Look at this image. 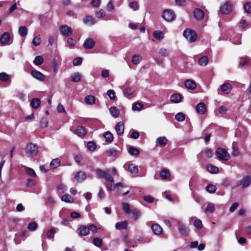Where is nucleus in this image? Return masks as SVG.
<instances>
[{
	"instance_id": "nucleus-1",
	"label": "nucleus",
	"mask_w": 251,
	"mask_h": 251,
	"mask_svg": "<svg viewBox=\"0 0 251 251\" xmlns=\"http://www.w3.org/2000/svg\"><path fill=\"white\" fill-rule=\"evenodd\" d=\"M161 17L168 22L174 21L176 18L175 12L171 9H166L163 10L161 14Z\"/></svg>"
},
{
	"instance_id": "nucleus-2",
	"label": "nucleus",
	"mask_w": 251,
	"mask_h": 251,
	"mask_svg": "<svg viewBox=\"0 0 251 251\" xmlns=\"http://www.w3.org/2000/svg\"><path fill=\"white\" fill-rule=\"evenodd\" d=\"M218 158L220 160L227 161L230 158V155L225 149L219 148L215 152Z\"/></svg>"
},
{
	"instance_id": "nucleus-3",
	"label": "nucleus",
	"mask_w": 251,
	"mask_h": 251,
	"mask_svg": "<svg viewBox=\"0 0 251 251\" xmlns=\"http://www.w3.org/2000/svg\"><path fill=\"white\" fill-rule=\"evenodd\" d=\"M183 36L190 42H194L197 39L196 32L192 29H186L183 32Z\"/></svg>"
},
{
	"instance_id": "nucleus-4",
	"label": "nucleus",
	"mask_w": 251,
	"mask_h": 251,
	"mask_svg": "<svg viewBox=\"0 0 251 251\" xmlns=\"http://www.w3.org/2000/svg\"><path fill=\"white\" fill-rule=\"evenodd\" d=\"M25 151L29 156H35L38 153V147L36 144L29 143L25 148Z\"/></svg>"
},
{
	"instance_id": "nucleus-5",
	"label": "nucleus",
	"mask_w": 251,
	"mask_h": 251,
	"mask_svg": "<svg viewBox=\"0 0 251 251\" xmlns=\"http://www.w3.org/2000/svg\"><path fill=\"white\" fill-rule=\"evenodd\" d=\"M251 183V176L249 175L245 176L237 183L236 186H242L243 188L248 187Z\"/></svg>"
},
{
	"instance_id": "nucleus-6",
	"label": "nucleus",
	"mask_w": 251,
	"mask_h": 251,
	"mask_svg": "<svg viewBox=\"0 0 251 251\" xmlns=\"http://www.w3.org/2000/svg\"><path fill=\"white\" fill-rule=\"evenodd\" d=\"M232 7V5L230 2L226 1L221 4L220 7V11L223 14H228L231 11Z\"/></svg>"
},
{
	"instance_id": "nucleus-7",
	"label": "nucleus",
	"mask_w": 251,
	"mask_h": 251,
	"mask_svg": "<svg viewBox=\"0 0 251 251\" xmlns=\"http://www.w3.org/2000/svg\"><path fill=\"white\" fill-rule=\"evenodd\" d=\"M60 31L61 34L67 37L71 35L73 33L71 27L66 25H62L60 26Z\"/></svg>"
},
{
	"instance_id": "nucleus-8",
	"label": "nucleus",
	"mask_w": 251,
	"mask_h": 251,
	"mask_svg": "<svg viewBox=\"0 0 251 251\" xmlns=\"http://www.w3.org/2000/svg\"><path fill=\"white\" fill-rule=\"evenodd\" d=\"M122 150L120 148L117 149L111 148L106 151V154L109 157L116 158L121 152Z\"/></svg>"
},
{
	"instance_id": "nucleus-9",
	"label": "nucleus",
	"mask_w": 251,
	"mask_h": 251,
	"mask_svg": "<svg viewBox=\"0 0 251 251\" xmlns=\"http://www.w3.org/2000/svg\"><path fill=\"white\" fill-rule=\"evenodd\" d=\"M177 225L178 226V230L180 233L184 236H188L189 232L188 227L182 224L179 221L177 222Z\"/></svg>"
},
{
	"instance_id": "nucleus-10",
	"label": "nucleus",
	"mask_w": 251,
	"mask_h": 251,
	"mask_svg": "<svg viewBox=\"0 0 251 251\" xmlns=\"http://www.w3.org/2000/svg\"><path fill=\"white\" fill-rule=\"evenodd\" d=\"M10 34L8 32H4L0 37V42L2 45L10 44Z\"/></svg>"
},
{
	"instance_id": "nucleus-11",
	"label": "nucleus",
	"mask_w": 251,
	"mask_h": 251,
	"mask_svg": "<svg viewBox=\"0 0 251 251\" xmlns=\"http://www.w3.org/2000/svg\"><path fill=\"white\" fill-rule=\"evenodd\" d=\"M31 75L34 78L40 81H43L45 79V75L41 72L37 70L31 71Z\"/></svg>"
},
{
	"instance_id": "nucleus-12",
	"label": "nucleus",
	"mask_w": 251,
	"mask_h": 251,
	"mask_svg": "<svg viewBox=\"0 0 251 251\" xmlns=\"http://www.w3.org/2000/svg\"><path fill=\"white\" fill-rule=\"evenodd\" d=\"M95 45V42L92 38L86 39L83 44V46L85 49H91L94 48Z\"/></svg>"
},
{
	"instance_id": "nucleus-13",
	"label": "nucleus",
	"mask_w": 251,
	"mask_h": 251,
	"mask_svg": "<svg viewBox=\"0 0 251 251\" xmlns=\"http://www.w3.org/2000/svg\"><path fill=\"white\" fill-rule=\"evenodd\" d=\"M204 12L200 8H195L194 10V17L198 20H201L204 17Z\"/></svg>"
},
{
	"instance_id": "nucleus-14",
	"label": "nucleus",
	"mask_w": 251,
	"mask_h": 251,
	"mask_svg": "<svg viewBox=\"0 0 251 251\" xmlns=\"http://www.w3.org/2000/svg\"><path fill=\"white\" fill-rule=\"evenodd\" d=\"M115 130L119 136L123 134L124 131V124L123 122H118L115 126Z\"/></svg>"
},
{
	"instance_id": "nucleus-15",
	"label": "nucleus",
	"mask_w": 251,
	"mask_h": 251,
	"mask_svg": "<svg viewBox=\"0 0 251 251\" xmlns=\"http://www.w3.org/2000/svg\"><path fill=\"white\" fill-rule=\"evenodd\" d=\"M75 178L77 182L80 183L86 179V175L84 172L79 171L75 175Z\"/></svg>"
},
{
	"instance_id": "nucleus-16",
	"label": "nucleus",
	"mask_w": 251,
	"mask_h": 251,
	"mask_svg": "<svg viewBox=\"0 0 251 251\" xmlns=\"http://www.w3.org/2000/svg\"><path fill=\"white\" fill-rule=\"evenodd\" d=\"M196 109L199 114L202 115L205 113L206 107L203 102H200L196 105Z\"/></svg>"
},
{
	"instance_id": "nucleus-17",
	"label": "nucleus",
	"mask_w": 251,
	"mask_h": 251,
	"mask_svg": "<svg viewBox=\"0 0 251 251\" xmlns=\"http://www.w3.org/2000/svg\"><path fill=\"white\" fill-rule=\"evenodd\" d=\"M75 133L78 136L82 137L86 135V130L84 127L78 126L75 131Z\"/></svg>"
},
{
	"instance_id": "nucleus-18",
	"label": "nucleus",
	"mask_w": 251,
	"mask_h": 251,
	"mask_svg": "<svg viewBox=\"0 0 251 251\" xmlns=\"http://www.w3.org/2000/svg\"><path fill=\"white\" fill-rule=\"evenodd\" d=\"M215 210V205L213 203L208 202L206 204L204 212L206 214L212 213Z\"/></svg>"
},
{
	"instance_id": "nucleus-19",
	"label": "nucleus",
	"mask_w": 251,
	"mask_h": 251,
	"mask_svg": "<svg viewBox=\"0 0 251 251\" xmlns=\"http://www.w3.org/2000/svg\"><path fill=\"white\" fill-rule=\"evenodd\" d=\"M170 100L173 103H177L181 101L182 97L178 93H175L171 95Z\"/></svg>"
},
{
	"instance_id": "nucleus-20",
	"label": "nucleus",
	"mask_w": 251,
	"mask_h": 251,
	"mask_svg": "<svg viewBox=\"0 0 251 251\" xmlns=\"http://www.w3.org/2000/svg\"><path fill=\"white\" fill-rule=\"evenodd\" d=\"M168 140L165 136L158 138L156 141V145L160 147H163L167 144Z\"/></svg>"
},
{
	"instance_id": "nucleus-21",
	"label": "nucleus",
	"mask_w": 251,
	"mask_h": 251,
	"mask_svg": "<svg viewBox=\"0 0 251 251\" xmlns=\"http://www.w3.org/2000/svg\"><path fill=\"white\" fill-rule=\"evenodd\" d=\"M232 87L228 83H225L221 86V91L225 94H228L232 90Z\"/></svg>"
},
{
	"instance_id": "nucleus-22",
	"label": "nucleus",
	"mask_w": 251,
	"mask_h": 251,
	"mask_svg": "<svg viewBox=\"0 0 251 251\" xmlns=\"http://www.w3.org/2000/svg\"><path fill=\"white\" fill-rule=\"evenodd\" d=\"M83 23L88 25L92 26L95 23V19L91 16H87L83 19Z\"/></svg>"
},
{
	"instance_id": "nucleus-23",
	"label": "nucleus",
	"mask_w": 251,
	"mask_h": 251,
	"mask_svg": "<svg viewBox=\"0 0 251 251\" xmlns=\"http://www.w3.org/2000/svg\"><path fill=\"white\" fill-rule=\"evenodd\" d=\"M78 230H79V234L81 236H86L90 233L88 226H81Z\"/></svg>"
},
{
	"instance_id": "nucleus-24",
	"label": "nucleus",
	"mask_w": 251,
	"mask_h": 251,
	"mask_svg": "<svg viewBox=\"0 0 251 251\" xmlns=\"http://www.w3.org/2000/svg\"><path fill=\"white\" fill-rule=\"evenodd\" d=\"M151 229L155 234L159 235L162 233L163 229L162 227L157 224H153L151 226Z\"/></svg>"
},
{
	"instance_id": "nucleus-25",
	"label": "nucleus",
	"mask_w": 251,
	"mask_h": 251,
	"mask_svg": "<svg viewBox=\"0 0 251 251\" xmlns=\"http://www.w3.org/2000/svg\"><path fill=\"white\" fill-rule=\"evenodd\" d=\"M185 87L191 90H193L196 88V84L194 81L191 79H187L185 81Z\"/></svg>"
},
{
	"instance_id": "nucleus-26",
	"label": "nucleus",
	"mask_w": 251,
	"mask_h": 251,
	"mask_svg": "<svg viewBox=\"0 0 251 251\" xmlns=\"http://www.w3.org/2000/svg\"><path fill=\"white\" fill-rule=\"evenodd\" d=\"M127 170L132 174H136L139 172L137 165L132 163L129 164Z\"/></svg>"
},
{
	"instance_id": "nucleus-27",
	"label": "nucleus",
	"mask_w": 251,
	"mask_h": 251,
	"mask_svg": "<svg viewBox=\"0 0 251 251\" xmlns=\"http://www.w3.org/2000/svg\"><path fill=\"white\" fill-rule=\"evenodd\" d=\"M206 169L207 171L211 174H216L219 171V168L211 164H208Z\"/></svg>"
},
{
	"instance_id": "nucleus-28",
	"label": "nucleus",
	"mask_w": 251,
	"mask_h": 251,
	"mask_svg": "<svg viewBox=\"0 0 251 251\" xmlns=\"http://www.w3.org/2000/svg\"><path fill=\"white\" fill-rule=\"evenodd\" d=\"M127 222L126 221L118 222L115 225V227L117 229H126L127 226Z\"/></svg>"
},
{
	"instance_id": "nucleus-29",
	"label": "nucleus",
	"mask_w": 251,
	"mask_h": 251,
	"mask_svg": "<svg viewBox=\"0 0 251 251\" xmlns=\"http://www.w3.org/2000/svg\"><path fill=\"white\" fill-rule=\"evenodd\" d=\"M81 79V75L79 72H76L72 75L71 80L73 82H79Z\"/></svg>"
},
{
	"instance_id": "nucleus-30",
	"label": "nucleus",
	"mask_w": 251,
	"mask_h": 251,
	"mask_svg": "<svg viewBox=\"0 0 251 251\" xmlns=\"http://www.w3.org/2000/svg\"><path fill=\"white\" fill-rule=\"evenodd\" d=\"M41 101L38 98H34L30 102V105L34 109L38 108L40 105Z\"/></svg>"
},
{
	"instance_id": "nucleus-31",
	"label": "nucleus",
	"mask_w": 251,
	"mask_h": 251,
	"mask_svg": "<svg viewBox=\"0 0 251 251\" xmlns=\"http://www.w3.org/2000/svg\"><path fill=\"white\" fill-rule=\"evenodd\" d=\"M169 171L167 169H163L160 173V176L163 179L166 180L170 176Z\"/></svg>"
},
{
	"instance_id": "nucleus-32",
	"label": "nucleus",
	"mask_w": 251,
	"mask_h": 251,
	"mask_svg": "<svg viewBox=\"0 0 251 251\" xmlns=\"http://www.w3.org/2000/svg\"><path fill=\"white\" fill-rule=\"evenodd\" d=\"M60 160L59 158H55L52 160L50 163V167L52 169H55L60 165Z\"/></svg>"
},
{
	"instance_id": "nucleus-33",
	"label": "nucleus",
	"mask_w": 251,
	"mask_h": 251,
	"mask_svg": "<svg viewBox=\"0 0 251 251\" xmlns=\"http://www.w3.org/2000/svg\"><path fill=\"white\" fill-rule=\"evenodd\" d=\"M103 137L105 141L108 143H111L113 140V134L109 131H106L103 134Z\"/></svg>"
},
{
	"instance_id": "nucleus-34",
	"label": "nucleus",
	"mask_w": 251,
	"mask_h": 251,
	"mask_svg": "<svg viewBox=\"0 0 251 251\" xmlns=\"http://www.w3.org/2000/svg\"><path fill=\"white\" fill-rule=\"evenodd\" d=\"M85 101L88 104H93L95 102V98L91 95L87 96L85 98Z\"/></svg>"
},
{
	"instance_id": "nucleus-35",
	"label": "nucleus",
	"mask_w": 251,
	"mask_h": 251,
	"mask_svg": "<svg viewBox=\"0 0 251 251\" xmlns=\"http://www.w3.org/2000/svg\"><path fill=\"white\" fill-rule=\"evenodd\" d=\"M18 33L22 37L25 36L27 34V28L25 26H20L18 29Z\"/></svg>"
},
{
	"instance_id": "nucleus-36",
	"label": "nucleus",
	"mask_w": 251,
	"mask_h": 251,
	"mask_svg": "<svg viewBox=\"0 0 251 251\" xmlns=\"http://www.w3.org/2000/svg\"><path fill=\"white\" fill-rule=\"evenodd\" d=\"M61 200L66 202L72 203L74 201V198L68 194H64L62 196Z\"/></svg>"
},
{
	"instance_id": "nucleus-37",
	"label": "nucleus",
	"mask_w": 251,
	"mask_h": 251,
	"mask_svg": "<svg viewBox=\"0 0 251 251\" xmlns=\"http://www.w3.org/2000/svg\"><path fill=\"white\" fill-rule=\"evenodd\" d=\"M142 57L139 54H134L132 57V62L135 65H137L140 63L142 60Z\"/></svg>"
},
{
	"instance_id": "nucleus-38",
	"label": "nucleus",
	"mask_w": 251,
	"mask_h": 251,
	"mask_svg": "<svg viewBox=\"0 0 251 251\" xmlns=\"http://www.w3.org/2000/svg\"><path fill=\"white\" fill-rule=\"evenodd\" d=\"M208 58L206 56H203L199 59V64L201 66H205L208 62Z\"/></svg>"
},
{
	"instance_id": "nucleus-39",
	"label": "nucleus",
	"mask_w": 251,
	"mask_h": 251,
	"mask_svg": "<svg viewBox=\"0 0 251 251\" xmlns=\"http://www.w3.org/2000/svg\"><path fill=\"white\" fill-rule=\"evenodd\" d=\"M111 114L114 117L117 118L119 115V110L115 106H112L109 109Z\"/></svg>"
},
{
	"instance_id": "nucleus-40",
	"label": "nucleus",
	"mask_w": 251,
	"mask_h": 251,
	"mask_svg": "<svg viewBox=\"0 0 251 251\" xmlns=\"http://www.w3.org/2000/svg\"><path fill=\"white\" fill-rule=\"evenodd\" d=\"M130 212L132 214V217L134 218L135 220L138 219L141 215V211L137 209H133L131 210Z\"/></svg>"
},
{
	"instance_id": "nucleus-41",
	"label": "nucleus",
	"mask_w": 251,
	"mask_h": 251,
	"mask_svg": "<svg viewBox=\"0 0 251 251\" xmlns=\"http://www.w3.org/2000/svg\"><path fill=\"white\" fill-rule=\"evenodd\" d=\"M153 37L157 40H160L164 37L163 33L159 30H156L153 33Z\"/></svg>"
},
{
	"instance_id": "nucleus-42",
	"label": "nucleus",
	"mask_w": 251,
	"mask_h": 251,
	"mask_svg": "<svg viewBox=\"0 0 251 251\" xmlns=\"http://www.w3.org/2000/svg\"><path fill=\"white\" fill-rule=\"evenodd\" d=\"M37 226L38 224L37 223L31 222L28 224L27 228L29 231H34L37 229Z\"/></svg>"
},
{
	"instance_id": "nucleus-43",
	"label": "nucleus",
	"mask_w": 251,
	"mask_h": 251,
	"mask_svg": "<svg viewBox=\"0 0 251 251\" xmlns=\"http://www.w3.org/2000/svg\"><path fill=\"white\" fill-rule=\"evenodd\" d=\"M206 190L209 193L212 194L216 191L217 187L215 185L209 184L206 186Z\"/></svg>"
},
{
	"instance_id": "nucleus-44",
	"label": "nucleus",
	"mask_w": 251,
	"mask_h": 251,
	"mask_svg": "<svg viewBox=\"0 0 251 251\" xmlns=\"http://www.w3.org/2000/svg\"><path fill=\"white\" fill-rule=\"evenodd\" d=\"M93 244L98 247H100L103 245L102 240L100 238H94L93 239Z\"/></svg>"
},
{
	"instance_id": "nucleus-45",
	"label": "nucleus",
	"mask_w": 251,
	"mask_h": 251,
	"mask_svg": "<svg viewBox=\"0 0 251 251\" xmlns=\"http://www.w3.org/2000/svg\"><path fill=\"white\" fill-rule=\"evenodd\" d=\"M10 75L5 72L0 73V80L3 82L8 81Z\"/></svg>"
},
{
	"instance_id": "nucleus-46",
	"label": "nucleus",
	"mask_w": 251,
	"mask_h": 251,
	"mask_svg": "<svg viewBox=\"0 0 251 251\" xmlns=\"http://www.w3.org/2000/svg\"><path fill=\"white\" fill-rule=\"evenodd\" d=\"M143 108V105L140 102H136L134 103L132 107L133 111H140Z\"/></svg>"
},
{
	"instance_id": "nucleus-47",
	"label": "nucleus",
	"mask_w": 251,
	"mask_h": 251,
	"mask_svg": "<svg viewBox=\"0 0 251 251\" xmlns=\"http://www.w3.org/2000/svg\"><path fill=\"white\" fill-rule=\"evenodd\" d=\"M43 58L41 56H37L33 61V63L36 66H39L43 63Z\"/></svg>"
},
{
	"instance_id": "nucleus-48",
	"label": "nucleus",
	"mask_w": 251,
	"mask_h": 251,
	"mask_svg": "<svg viewBox=\"0 0 251 251\" xmlns=\"http://www.w3.org/2000/svg\"><path fill=\"white\" fill-rule=\"evenodd\" d=\"M185 119V115L182 112H178L175 115V119L179 122H182Z\"/></svg>"
},
{
	"instance_id": "nucleus-49",
	"label": "nucleus",
	"mask_w": 251,
	"mask_h": 251,
	"mask_svg": "<svg viewBox=\"0 0 251 251\" xmlns=\"http://www.w3.org/2000/svg\"><path fill=\"white\" fill-rule=\"evenodd\" d=\"M122 208L126 214H129L131 211L130 210V205L127 202H123L122 203Z\"/></svg>"
},
{
	"instance_id": "nucleus-50",
	"label": "nucleus",
	"mask_w": 251,
	"mask_h": 251,
	"mask_svg": "<svg viewBox=\"0 0 251 251\" xmlns=\"http://www.w3.org/2000/svg\"><path fill=\"white\" fill-rule=\"evenodd\" d=\"M244 8L245 11L248 13H251V2H247L244 4Z\"/></svg>"
},
{
	"instance_id": "nucleus-51",
	"label": "nucleus",
	"mask_w": 251,
	"mask_h": 251,
	"mask_svg": "<svg viewBox=\"0 0 251 251\" xmlns=\"http://www.w3.org/2000/svg\"><path fill=\"white\" fill-rule=\"evenodd\" d=\"M128 152L131 155H137L139 154V150L134 147H130L128 149Z\"/></svg>"
},
{
	"instance_id": "nucleus-52",
	"label": "nucleus",
	"mask_w": 251,
	"mask_h": 251,
	"mask_svg": "<svg viewBox=\"0 0 251 251\" xmlns=\"http://www.w3.org/2000/svg\"><path fill=\"white\" fill-rule=\"evenodd\" d=\"M95 16L97 18H103L105 16V12L103 9H100L96 12Z\"/></svg>"
},
{
	"instance_id": "nucleus-53",
	"label": "nucleus",
	"mask_w": 251,
	"mask_h": 251,
	"mask_svg": "<svg viewBox=\"0 0 251 251\" xmlns=\"http://www.w3.org/2000/svg\"><path fill=\"white\" fill-rule=\"evenodd\" d=\"M56 232V230L54 228L52 227L47 232V236L48 238L52 239L54 237V235Z\"/></svg>"
},
{
	"instance_id": "nucleus-54",
	"label": "nucleus",
	"mask_w": 251,
	"mask_h": 251,
	"mask_svg": "<svg viewBox=\"0 0 251 251\" xmlns=\"http://www.w3.org/2000/svg\"><path fill=\"white\" fill-rule=\"evenodd\" d=\"M33 45L36 47L40 45L41 43V39L39 36H35L32 42Z\"/></svg>"
},
{
	"instance_id": "nucleus-55",
	"label": "nucleus",
	"mask_w": 251,
	"mask_h": 251,
	"mask_svg": "<svg viewBox=\"0 0 251 251\" xmlns=\"http://www.w3.org/2000/svg\"><path fill=\"white\" fill-rule=\"evenodd\" d=\"M103 178L111 183L114 182V178L113 176L107 172H105Z\"/></svg>"
},
{
	"instance_id": "nucleus-56",
	"label": "nucleus",
	"mask_w": 251,
	"mask_h": 251,
	"mask_svg": "<svg viewBox=\"0 0 251 251\" xmlns=\"http://www.w3.org/2000/svg\"><path fill=\"white\" fill-rule=\"evenodd\" d=\"M95 172L97 175L99 177L103 178L106 172L100 169H96L95 170Z\"/></svg>"
},
{
	"instance_id": "nucleus-57",
	"label": "nucleus",
	"mask_w": 251,
	"mask_h": 251,
	"mask_svg": "<svg viewBox=\"0 0 251 251\" xmlns=\"http://www.w3.org/2000/svg\"><path fill=\"white\" fill-rule=\"evenodd\" d=\"M159 54L164 57L168 56L169 52L168 50L165 48H161L159 51Z\"/></svg>"
},
{
	"instance_id": "nucleus-58",
	"label": "nucleus",
	"mask_w": 251,
	"mask_h": 251,
	"mask_svg": "<svg viewBox=\"0 0 251 251\" xmlns=\"http://www.w3.org/2000/svg\"><path fill=\"white\" fill-rule=\"evenodd\" d=\"M107 95L108 96L110 99L111 100H114L116 98L115 93L113 90H112V89L109 90L107 92Z\"/></svg>"
},
{
	"instance_id": "nucleus-59",
	"label": "nucleus",
	"mask_w": 251,
	"mask_h": 251,
	"mask_svg": "<svg viewBox=\"0 0 251 251\" xmlns=\"http://www.w3.org/2000/svg\"><path fill=\"white\" fill-rule=\"evenodd\" d=\"M96 146L94 142L89 141L87 143V148L89 150L93 151L96 149Z\"/></svg>"
},
{
	"instance_id": "nucleus-60",
	"label": "nucleus",
	"mask_w": 251,
	"mask_h": 251,
	"mask_svg": "<svg viewBox=\"0 0 251 251\" xmlns=\"http://www.w3.org/2000/svg\"><path fill=\"white\" fill-rule=\"evenodd\" d=\"M194 226L197 228H201L202 226L201 221L199 219L195 220L194 222Z\"/></svg>"
},
{
	"instance_id": "nucleus-61",
	"label": "nucleus",
	"mask_w": 251,
	"mask_h": 251,
	"mask_svg": "<svg viewBox=\"0 0 251 251\" xmlns=\"http://www.w3.org/2000/svg\"><path fill=\"white\" fill-rule=\"evenodd\" d=\"M133 92H134L133 89L130 88V87L126 88L124 90L125 94L127 96H131V95H132Z\"/></svg>"
},
{
	"instance_id": "nucleus-62",
	"label": "nucleus",
	"mask_w": 251,
	"mask_h": 251,
	"mask_svg": "<svg viewBox=\"0 0 251 251\" xmlns=\"http://www.w3.org/2000/svg\"><path fill=\"white\" fill-rule=\"evenodd\" d=\"M129 7L132 9L134 11H136L138 9V5L137 2H131L129 4Z\"/></svg>"
},
{
	"instance_id": "nucleus-63",
	"label": "nucleus",
	"mask_w": 251,
	"mask_h": 251,
	"mask_svg": "<svg viewBox=\"0 0 251 251\" xmlns=\"http://www.w3.org/2000/svg\"><path fill=\"white\" fill-rule=\"evenodd\" d=\"M82 58L81 57H77L73 60V63L74 66H78L82 63Z\"/></svg>"
},
{
	"instance_id": "nucleus-64",
	"label": "nucleus",
	"mask_w": 251,
	"mask_h": 251,
	"mask_svg": "<svg viewBox=\"0 0 251 251\" xmlns=\"http://www.w3.org/2000/svg\"><path fill=\"white\" fill-rule=\"evenodd\" d=\"M107 9L109 11H112L114 9V6L113 5V2L112 0H110L107 4Z\"/></svg>"
}]
</instances>
